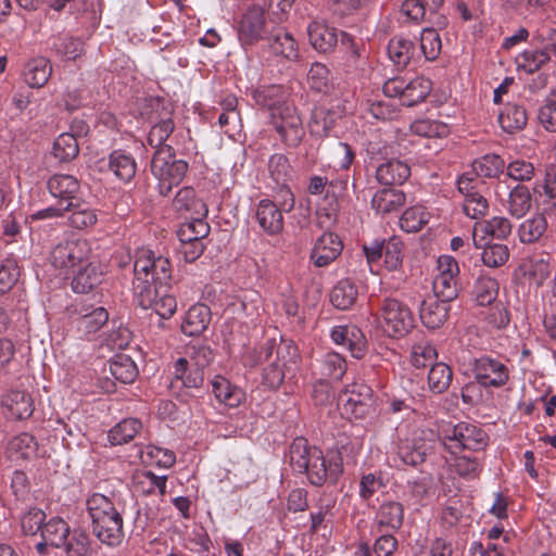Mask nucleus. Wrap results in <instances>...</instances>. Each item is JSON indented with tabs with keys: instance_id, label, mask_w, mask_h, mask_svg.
<instances>
[{
	"instance_id": "f257e3e1",
	"label": "nucleus",
	"mask_w": 556,
	"mask_h": 556,
	"mask_svg": "<svg viewBox=\"0 0 556 556\" xmlns=\"http://www.w3.org/2000/svg\"><path fill=\"white\" fill-rule=\"evenodd\" d=\"M135 279L132 282L134 295L141 296L144 304L150 303L152 287H169L172 280L170 262L163 255L147 248L136 251L134 263Z\"/></svg>"
},
{
	"instance_id": "f03ea898",
	"label": "nucleus",
	"mask_w": 556,
	"mask_h": 556,
	"mask_svg": "<svg viewBox=\"0 0 556 556\" xmlns=\"http://www.w3.org/2000/svg\"><path fill=\"white\" fill-rule=\"evenodd\" d=\"M86 506L94 535L102 543L117 545L124 536L121 505L103 494L93 493L87 498Z\"/></svg>"
},
{
	"instance_id": "7ed1b4c3",
	"label": "nucleus",
	"mask_w": 556,
	"mask_h": 556,
	"mask_svg": "<svg viewBox=\"0 0 556 556\" xmlns=\"http://www.w3.org/2000/svg\"><path fill=\"white\" fill-rule=\"evenodd\" d=\"M289 454L293 470L306 473L312 484L321 485L328 476H333L336 479L337 473L331 468H327L323 452L315 446H309L304 438L293 440Z\"/></svg>"
},
{
	"instance_id": "20e7f679",
	"label": "nucleus",
	"mask_w": 556,
	"mask_h": 556,
	"mask_svg": "<svg viewBox=\"0 0 556 556\" xmlns=\"http://www.w3.org/2000/svg\"><path fill=\"white\" fill-rule=\"evenodd\" d=\"M188 170V163L177 159L170 146L154 151L151 161V172L159 180V189L167 195L174 186H178Z\"/></svg>"
},
{
	"instance_id": "39448f33",
	"label": "nucleus",
	"mask_w": 556,
	"mask_h": 556,
	"mask_svg": "<svg viewBox=\"0 0 556 556\" xmlns=\"http://www.w3.org/2000/svg\"><path fill=\"white\" fill-rule=\"evenodd\" d=\"M486 442V433L472 424L459 422L442 430V446L453 455L463 450L481 451Z\"/></svg>"
},
{
	"instance_id": "423d86ee",
	"label": "nucleus",
	"mask_w": 556,
	"mask_h": 556,
	"mask_svg": "<svg viewBox=\"0 0 556 556\" xmlns=\"http://www.w3.org/2000/svg\"><path fill=\"white\" fill-rule=\"evenodd\" d=\"M378 323L389 337H403L414 327V316L409 307L394 298H384L380 304Z\"/></svg>"
},
{
	"instance_id": "0eeeda50",
	"label": "nucleus",
	"mask_w": 556,
	"mask_h": 556,
	"mask_svg": "<svg viewBox=\"0 0 556 556\" xmlns=\"http://www.w3.org/2000/svg\"><path fill=\"white\" fill-rule=\"evenodd\" d=\"M439 445H442V437L439 438L433 430L416 429L413 431L412 438L400 446L399 454L404 464L417 466L433 454Z\"/></svg>"
},
{
	"instance_id": "6e6552de",
	"label": "nucleus",
	"mask_w": 556,
	"mask_h": 556,
	"mask_svg": "<svg viewBox=\"0 0 556 556\" xmlns=\"http://www.w3.org/2000/svg\"><path fill=\"white\" fill-rule=\"evenodd\" d=\"M283 346H278L276 350L275 340H267L258 351H255L251 365L255 366L268 362V365L264 368L263 381L271 389L280 387L285 379V367L286 362H282Z\"/></svg>"
},
{
	"instance_id": "1a4fd4ad",
	"label": "nucleus",
	"mask_w": 556,
	"mask_h": 556,
	"mask_svg": "<svg viewBox=\"0 0 556 556\" xmlns=\"http://www.w3.org/2000/svg\"><path fill=\"white\" fill-rule=\"evenodd\" d=\"M270 123L287 147L295 148L302 142L305 130L302 118L292 103L270 113Z\"/></svg>"
},
{
	"instance_id": "9d476101",
	"label": "nucleus",
	"mask_w": 556,
	"mask_h": 556,
	"mask_svg": "<svg viewBox=\"0 0 556 556\" xmlns=\"http://www.w3.org/2000/svg\"><path fill=\"white\" fill-rule=\"evenodd\" d=\"M91 248L85 239H72L59 243L51 252L52 265L61 269H72L88 261Z\"/></svg>"
},
{
	"instance_id": "9b49d317",
	"label": "nucleus",
	"mask_w": 556,
	"mask_h": 556,
	"mask_svg": "<svg viewBox=\"0 0 556 556\" xmlns=\"http://www.w3.org/2000/svg\"><path fill=\"white\" fill-rule=\"evenodd\" d=\"M473 374L481 386L492 388L504 387L510 377V370L503 361L489 356L475 361Z\"/></svg>"
},
{
	"instance_id": "f8f14e48",
	"label": "nucleus",
	"mask_w": 556,
	"mask_h": 556,
	"mask_svg": "<svg viewBox=\"0 0 556 556\" xmlns=\"http://www.w3.org/2000/svg\"><path fill=\"white\" fill-rule=\"evenodd\" d=\"M343 409L355 418H364L374 408V392L365 383H353L341 395Z\"/></svg>"
},
{
	"instance_id": "ddd939ff",
	"label": "nucleus",
	"mask_w": 556,
	"mask_h": 556,
	"mask_svg": "<svg viewBox=\"0 0 556 556\" xmlns=\"http://www.w3.org/2000/svg\"><path fill=\"white\" fill-rule=\"evenodd\" d=\"M266 30L265 12L253 5L242 15L238 26V38L243 47L252 46L264 38Z\"/></svg>"
},
{
	"instance_id": "4468645a",
	"label": "nucleus",
	"mask_w": 556,
	"mask_h": 556,
	"mask_svg": "<svg viewBox=\"0 0 556 556\" xmlns=\"http://www.w3.org/2000/svg\"><path fill=\"white\" fill-rule=\"evenodd\" d=\"M343 244L339 236L324 232L314 243L309 258L316 267H326L341 254Z\"/></svg>"
},
{
	"instance_id": "2eb2a0df",
	"label": "nucleus",
	"mask_w": 556,
	"mask_h": 556,
	"mask_svg": "<svg viewBox=\"0 0 556 556\" xmlns=\"http://www.w3.org/2000/svg\"><path fill=\"white\" fill-rule=\"evenodd\" d=\"M332 341L344 346L355 358L365 355L366 339L362 330L355 325H340L332 328L330 332Z\"/></svg>"
},
{
	"instance_id": "dca6fc26",
	"label": "nucleus",
	"mask_w": 556,
	"mask_h": 556,
	"mask_svg": "<svg viewBox=\"0 0 556 556\" xmlns=\"http://www.w3.org/2000/svg\"><path fill=\"white\" fill-rule=\"evenodd\" d=\"M1 406L7 417L22 420L27 419L34 413V400L24 390H11L1 400Z\"/></svg>"
},
{
	"instance_id": "f3484780",
	"label": "nucleus",
	"mask_w": 556,
	"mask_h": 556,
	"mask_svg": "<svg viewBox=\"0 0 556 556\" xmlns=\"http://www.w3.org/2000/svg\"><path fill=\"white\" fill-rule=\"evenodd\" d=\"M231 308L244 324L255 326L263 313L262 295L255 290H248L231 304Z\"/></svg>"
},
{
	"instance_id": "a211bd4d",
	"label": "nucleus",
	"mask_w": 556,
	"mask_h": 556,
	"mask_svg": "<svg viewBox=\"0 0 556 556\" xmlns=\"http://www.w3.org/2000/svg\"><path fill=\"white\" fill-rule=\"evenodd\" d=\"M448 302L428 294L419 306L421 323L429 329L440 328L447 319Z\"/></svg>"
},
{
	"instance_id": "6ab92c4d",
	"label": "nucleus",
	"mask_w": 556,
	"mask_h": 556,
	"mask_svg": "<svg viewBox=\"0 0 556 556\" xmlns=\"http://www.w3.org/2000/svg\"><path fill=\"white\" fill-rule=\"evenodd\" d=\"M168 287L150 288L151 299L150 303L144 304L141 296H135L138 304L144 308H152L162 318H170L177 309V301L175 296L167 291Z\"/></svg>"
},
{
	"instance_id": "aec40b11",
	"label": "nucleus",
	"mask_w": 556,
	"mask_h": 556,
	"mask_svg": "<svg viewBox=\"0 0 556 556\" xmlns=\"http://www.w3.org/2000/svg\"><path fill=\"white\" fill-rule=\"evenodd\" d=\"M271 200L260 201L256 208V220L260 227L268 235H277L283 228V213Z\"/></svg>"
},
{
	"instance_id": "412c9836",
	"label": "nucleus",
	"mask_w": 556,
	"mask_h": 556,
	"mask_svg": "<svg viewBox=\"0 0 556 556\" xmlns=\"http://www.w3.org/2000/svg\"><path fill=\"white\" fill-rule=\"evenodd\" d=\"M320 381L318 387L328 390L329 381H340L346 371V361L336 352L326 353L317 366Z\"/></svg>"
},
{
	"instance_id": "4be33fe9",
	"label": "nucleus",
	"mask_w": 556,
	"mask_h": 556,
	"mask_svg": "<svg viewBox=\"0 0 556 556\" xmlns=\"http://www.w3.org/2000/svg\"><path fill=\"white\" fill-rule=\"evenodd\" d=\"M270 52L281 59L295 61L299 56V47L293 35L283 28L273 29L267 37Z\"/></svg>"
},
{
	"instance_id": "5701e85b",
	"label": "nucleus",
	"mask_w": 556,
	"mask_h": 556,
	"mask_svg": "<svg viewBox=\"0 0 556 556\" xmlns=\"http://www.w3.org/2000/svg\"><path fill=\"white\" fill-rule=\"evenodd\" d=\"M404 520V507L400 502L389 501L379 506L375 525L380 532L399 530Z\"/></svg>"
},
{
	"instance_id": "b1692460",
	"label": "nucleus",
	"mask_w": 556,
	"mask_h": 556,
	"mask_svg": "<svg viewBox=\"0 0 556 556\" xmlns=\"http://www.w3.org/2000/svg\"><path fill=\"white\" fill-rule=\"evenodd\" d=\"M212 319V313L205 304H194L186 313L181 324V330L187 336L203 333Z\"/></svg>"
},
{
	"instance_id": "393cba45",
	"label": "nucleus",
	"mask_w": 556,
	"mask_h": 556,
	"mask_svg": "<svg viewBox=\"0 0 556 556\" xmlns=\"http://www.w3.org/2000/svg\"><path fill=\"white\" fill-rule=\"evenodd\" d=\"M410 176L409 165L401 160L391 159L380 164L376 170L378 181L386 186L401 185Z\"/></svg>"
},
{
	"instance_id": "a878e982",
	"label": "nucleus",
	"mask_w": 556,
	"mask_h": 556,
	"mask_svg": "<svg viewBox=\"0 0 556 556\" xmlns=\"http://www.w3.org/2000/svg\"><path fill=\"white\" fill-rule=\"evenodd\" d=\"M5 453L12 460L30 459L38 454V443L34 435L23 432L8 441Z\"/></svg>"
},
{
	"instance_id": "bb28decb",
	"label": "nucleus",
	"mask_w": 556,
	"mask_h": 556,
	"mask_svg": "<svg viewBox=\"0 0 556 556\" xmlns=\"http://www.w3.org/2000/svg\"><path fill=\"white\" fill-rule=\"evenodd\" d=\"M388 54L399 68H405L420 58L414 42L403 37H394L390 40Z\"/></svg>"
},
{
	"instance_id": "cd10ccee",
	"label": "nucleus",
	"mask_w": 556,
	"mask_h": 556,
	"mask_svg": "<svg viewBox=\"0 0 556 556\" xmlns=\"http://www.w3.org/2000/svg\"><path fill=\"white\" fill-rule=\"evenodd\" d=\"M309 42L319 52L331 51L338 42L337 29L321 22H313L307 27Z\"/></svg>"
},
{
	"instance_id": "c85d7f7f",
	"label": "nucleus",
	"mask_w": 556,
	"mask_h": 556,
	"mask_svg": "<svg viewBox=\"0 0 556 556\" xmlns=\"http://www.w3.org/2000/svg\"><path fill=\"white\" fill-rule=\"evenodd\" d=\"M103 271L98 263L81 265L72 280V289L76 293H88L102 281Z\"/></svg>"
},
{
	"instance_id": "c756f323",
	"label": "nucleus",
	"mask_w": 556,
	"mask_h": 556,
	"mask_svg": "<svg viewBox=\"0 0 556 556\" xmlns=\"http://www.w3.org/2000/svg\"><path fill=\"white\" fill-rule=\"evenodd\" d=\"M211 386L215 399L225 406L238 407L244 400V392L231 384L225 377H214Z\"/></svg>"
},
{
	"instance_id": "7c9ffc66",
	"label": "nucleus",
	"mask_w": 556,
	"mask_h": 556,
	"mask_svg": "<svg viewBox=\"0 0 556 556\" xmlns=\"http://www.w3.org/2000/svg\"><path fill=\"white\" fill-rule=\"evenodd\" d=\"M287 91L282 86H264L253 91L255 102L267 109L270 113L278 111L281 106L290 105L287 101Z\"/></svg>"
},
{
	"instance_id": "2f4dec72",
	"label": "nucleus",
	"mask_w": 556,
	"mask_h": 556,
	"mask_svg": "<svg viewBox=\"0 0 556 556\" xmlns=\"http://www.w3.org/2000/svg\"><path fill=\"white\" fill-rule=\"evenodd\" d=\"M498 123L507 134H515L522 130L528 123V114L522 105L507 103L498 114Z\"/></svg>"
},
{
	"instance_id": "473e14b6",
	"label": "nucleus",
	"mask_w": 556,
	"mask_h": 556,
	"mask_svg": "<svg viewBox=\"0 0 556 556\" xmlns=\"http://www.w3.org/2000/svg\"><path fill=\"white\" fill-rule=\"evenodd\" d=\"M547 226V219L543 213H536L525 219L517 230L520 242L525 244L539 242L546 232Z\"/></svg>"
},
{
	"instance_id": "72a5a7b5",
	"label": "nucleus",
	"mask_w": 556,
	"mask_h": 556,
	"mask_svg": "<svg viewBox=\"0 0 556 556\" xmlns=\"http://www.w3.org/2000/svg\"><path fill=\"white\" fill-rule=\"evenodd\" d=\"M173 375L186 388H200L204 381V371L184 357L175 362Z\"/></svg>"
},
{
	"instance_id": "f704fd0d",
	"label": "nucleus",
	"mask_w": 556,
	"mask_h": 556,
	"mask_svg": "<svg viewBox=\"0 0 556 556\" xmlns=\"http://www.w3.org/2000/svg\"><path fill=\"white\" fill-rule=\"evenodd\" d=\"M52 73L50 61L43 56L35 58L25 65L23 76L25 83L33 88L42 87Z\"/></svg>"
},
{
	"instance_id": "c9c22d12",
	"label": "nucleus",
	"mask_w": 556,
	"mask_h": 556,
	"mask_svg": "<svg viewBox=\"0 0 556 556\" xmlns=\"http://www.w3.org/2000/svg\"><path fill=\"white\" fill-rule=\"evenodd\" d=\"M503 205L513 217H523L532 205L529 188L523 185H517L509 191L508 198Z\"/></svg>"
},
{
	"instance_id": "e433bc0d",
	"label": "nucleus",
	"mask_w": 556,
	"mask_h": 556,
	"mask_svg": "<svg viewBox=\"0 0 556 556\" xmlns=\"http://www.w3.org/2000/svg\"><path fill=\"white\" fill-rule=\"evenodd\" d=\"M173 206L177 212L187 215H206L207 207L205 203L198 199L195 191L191 187L181 188L174 198Z\"/></svg>"
},
{
	"instance_id": "4c0bfd02",
	"label": "nucleus",
	"mask_w": 556,
	"mask_h": 556,
	"mask_svg": "<svg viewBox=\"0 0 556 556\" xmlns=\"http://www.w3.org/2000/svg\"><path fill=\"white\" fill-rule=\"evenodd\" d=\"M206 215H187L177 231L180 242L203 240L210 233V226L205 220Z\"/></svg>"
},
{
	"instance_id": "58836bf2",
	"label": "nucleus",
	"mask_w": 556,
	"mask_h": 556,
	"mask_svg": "<svg viewBox=\"0 0 556 556\" xmlns=\"http://www.w3.org/2000/svg\"><path fill=\"white\" fill-rule=\"evenodd\" d=\"M109 168L117 179L128 182L135 177L137 163L130 154L116 150L109 156Z\"/></svg>"
},
{
	"instance_id": "ea45409f",
	"label": "nucleus",
	"mask_w": 556,
	"mask_h": 556,
	"mask_svg": "<svg viewBox=\"0 0 556 556\" xmlns=\"http://www.w3.org/2000/svg\"><path fill=\"white\" fill-rule=\"evenodd\" d=\"M48 189L54 198L61 202H73L79 190L78 180L72 175H54L48 180Z\"/></svg>"
},
{
	"instance_id": "a19ab883",
	"label": "nucleus",
	"mask_w": 556,
	"mask_h": 556,
	"mask_svg": "<svg viewBox=\"0 0 556 556\" xmlns=\"http://www.w3.org/2000/svg\"><path fill=\"white\" fill-rule=\"evenodd\" d=\"M405 194L397 189H381L371 199V207L380 214L397 211L405 204Z\"/></svg>"
},
{
	"instance_id": "79ce46f5",
	"label": "nucleus",
	"mask_w": 556,
	"mask_h": 556,
	"mask_svg": "<svg viewBox=\"0 0 556 556\" xmlns=\"http://www.w3.org/2000/svg\"><path fill=\"white\" fill-rule=\"evenodd\" d=\"M443 4V0H403L401 12L414 22H420L433 15Z\"/></svg>"
},
{
	"instance_id": "37998d69",
	"label": "nucleus",
	"mask_w": 556,
	"mask_h": 556,
	"mask_svg": "<svg viewBox=\"0 0 556 556\" xmlns=\"http://www.w3.org/2000/svg\"><path fill=\"white\" fill-rule=\"evenodd\" d=\"M339 118L338 113L325 108H317L313 111L308 124L309 132L314 137L324 138L329 136Z\"/></svg>"
},
{
	"instance_id": "c03bdc74",
	"label": "nucleus",
	"mask_w": 556,
	"mask_h": 556,
	"mask_svg": "<svg viewBox=\"0 0 556 556\" xmlns=\"http://www.w3.org/2000/svg\"><path fill=\"white\" fill-rule=\"evenodd\" d=\"M358 291L356 286L349 279H342L337 282L330 293V301L338 309H349L356 302Z\"/></svg>"
},
{
	"instance_id": "a18cd8bd",
	"label": "nucleus",
	"mask_w": 556,
	"mask_h": 556,
	"mask_svg": "<svg viewBox=\"0 0 556 556\" xmlns=\"http://www.w3.org/2000/svg\"><path fill=\"white\" fill-rule=\"evenodd\" d=\"M472 294L478 305H491L497 298L498 283L494 278L481 274L475 280Z\"/></svg>"
},
{
	"instance_id": "49530a36",
	"label": "nucleus",
	"mask_w": 556,
	"mask_h": 556,
	"mask_svg": "<svg viewBox=\"0 0 556 556\" xmlns=\"http://www.w3.org/2000/svg\"><path fill=\"white\" fill-rule=\"evenodd\" d=\"M551 60V55L547 54L544 48L527 49L516 58V64L519 70H522L527 74H533L546 65Z\"/></svg>"
},
{
	"instance_id": "de8ad7c7",
	"label": "nucleus",
	"mask_w": 556,
	"mask_h": 556,
	"mask_svg": "<svg viewBox=\"0 0 556 556\" xmlns=\"http://www.w3.org/2000/svg\"><path fill=\"white\" fill-rule=\"evenodd\" d=\"M452 380V368L443 362L434 363L428 374V388L432 393L441 394L447 391Z\"/></svg>"
},
{
	"instance_id": "09e8293b",
	"label": "nucleus",
	"mask_w": 556,
	"mask_h": 556,
	"mask_svg": "<svg viewBox=\"0 0 556 556\" xmlns=\"http://www.w3.org/2000/svg\"><path fill=\"white\" fill-rule=\"evenodd\" d=\"M142 424L136 418H127L115 425L108 433V440L112 445H122L131 441Z\"/></svg>"
},
{
	"instance_id": "8fccbe9b",
	"label": "nucleus",
	"mask_w": 556,
	"mask_h": 556,
	"mask_svg": "<svg viewBox=\"0 0 556 556\" xmlns=\"http://www.w3.org/2000/svg\"><path fill=\"white\" fill-rule=\"evenodd\" d=\"M68 535L70 527L62 518L53 517L43 523L41 538L51 546L62 547Z\"/></svg>"
},
{
	"instance_id": "3c124183",
	"label": "nucleus",
	"mask_w": 556,
	"mask_h": 556,
	"mask_svg": "<svg viewBox=\"0 0 556 556\" xmlns=\"http://www.w3.org/2000/svg\"><path fill=\"white\" fill-rule=\"evenodd\" d=\"M80 317L77 320V328L85 334H91L99 331L109 320V313L104 307H96L88 312L84 309L80 312Z\"/></svg>"
},
{
	"instance_id": "603ef678",
	"label": "nucleus",
	"mask_w": 556,
	"mask_h": 556,
	"mask_svg": "<svg viewBox=\"0 0 556 556\" xmlns=\"http://www.w3.org/2000/svg\"><path fill=\"white\" fill-rule=\"evenodd\" d=\"M432 84L425 77H416L410 81L405 80L403 105L413 106L421 102L430 93Z\"/></svg>"
},
{
	"instance_id": "864d4df0",
	"label": "nucleus",
	"mask_w": 556,
	"mask_h": 556,
	"mask_svg": "<svg viewBox=\"0 0 556 556\" xmlns=\"http://www.w3.org/2000/svg\"><path fill=\"white\" fill-rule=\"evenodd\" d=\"M76 137L70 132L61 134L53 142L52 154L60 162H70L78 155Z\"/></svg>"
},
{
	"instance_id": "5fc2aeb1",
	"label": "nucleus",
	"mask_w": 556,
	"mask_h": 556,
	"mask_svg": "<svg viewBox=\"0 0 556 556\" xmlns=\"http://www.w3.org/2000/svg\"><path fill=\"white\" fill-rule=\"evenodd\" d=\"M110 372L115 380L122 383H130L136 379L138 369L130 357L118 355L110 362Z\"/></svg>"
},
{
	"instance_id": "6e6d98bb",
	"label": "nucleus",
	"mask_w": 556,
	"mask_h": 556,
	"mask_svg": "<svg viewBox=\"0 0 556 556\" xmlns=\"http://www.w3.org/2000/svg\"><path fill=\"white\" fill-rule=\"evenodd\" d=\"M429 222V213L421 205L412 206L403 213L400 226L406 232H417Z\"/></svg>"
},
{
	"instance_id": "4d7b16f0",
	"label": "nucleus",
	"mask_w": 556,
	"mask_h": 556,
	"mask_svg": "<svg viewBox=\"0 0 556 556\" xmlns=\"http://www.w3.org/2000/svg\"><path fill=\"white\" fill-rule=\"evenodd\" d=\"M504 166V161L496 154H485L472 163L473 172L485 178L497 177L503 172Z\"/></svg>"
},
{
	"instance_id": "13d9d810",
	"label": "nucleus",
	"mask_w": 556,
	"mask_h": 556,
	"mask_svg": "<svg viewBox=\"0 0 556 556\" xmlns=\"http://www.w3.org/2000/svg\"><path fill=\"white\" fill-rule=\"evenodd\" d=\"M437 357V350L429 341L420 340L412 346L410 363L416 368L432 366Z\"/></svg>"
},
{
	"instance_id": "bf43d9fd",
	"label": "nucleus",
	"mask_w": 556,
	"mask_h": 556,
	"mask_svg": "<svg viewBox=\"0 0 556 556\" xmlns=\"http://www.w3.org/2000/svg\"><path fill=\"white\" fill-rule=\"evenodd\" d=\"M68 211H71L68 220L71 226L74 228H89L96 225L98 222V215L96 213V210L87 205L80 203H73V206Z\"/></svg>"
},
{
	"instance_id": "052dcab7",
	"label": "nucleus",
	"mask_w": 556,
	"mask_h": 556,
	"mask_svg": "<svg viewBox=\"0 0 556 556\" xmlns=\"http://www.w3.org/2000/svg\"><path fill=\"white\" fill-rule=\"evenodd\" d=\"M142 460L151 466L169 468L175 464L176 456L173 451L148 445L141 454Z\"/></svg>"
},
{
	"instance_id": "680f3d73",
	"label": "nucleus",
	"mask_w": 556,
	"mask_h": 556,
	"mask_svg": "<svg viewBox=\"0 0 556 556\" xmlns=\"http://www.w3.org/2000/svg\"><path fill=\"white\" fill-rule=\"evenodd\" d=\"M456 278L455 276H435L432 282L433 293L431 295H435L438 299L446 302L456 299L458 294Z\"/></svg>"
},
{
	"instance_id": "e2e57ef3",
	"label": "nucleus",
	"mask_w": 556,
	"mask_h": 556,
	"mask_svg": "<svg viewBox=\"0 0 556 556\" xmlns=\"http://www.w3.org/2000/svg\"><path fill=\"white\" fill-rule=\"evenodd\" d=\"M17 261L12 257L3 260L0 264V295L10 291L20 277Z\"/></svg>"
},
{
	"instance_id": "0e129e2a",
	"label": "nucleus",
	"mask_w": 556,
	"mask_h": 556,
	"mask_svg": "<svg viewBox=\"0 0 556 556\" xmlns=\"http://www.w3.org/2000/svg\"><path fill=\"white\" fill-rule=\"evenodd\" d=\"M442 42L438 31L433 28H425L420 35V50L428 61L435 60L441 52Z\"/></svg>"
},
{
	"instance_id": "69168bd1",
	"label": "nucleus",
	"mask_w": 556,
	"mask_h": 556,
	"mask_svg": "<svg viewBox=\"0 0 556 556\" xmlns=\"http://www.w3.org/2000/svg\"><path fill=\"white\" fill-rule=\"evenodd\" d=\"M175 125L172 118H165L154 124L148 135V143L155 150L166 147L165 141L174 131Z\"/></svg>"
},
{
	"instance_id": "338daca9",
	"label": "nucleus",
	"mask_w": 556,
	"mask_h": 556,
	"mask_svg": "<svg viewBox=\"0 0 556 556\" xmlns=\"http://www.w3.org/2000/svg\"><path fill=\"white\" fill-rule=\"evenodd\" d=\"M53 49L65 60H76L84 53V42L78 38L60 37L53 42Z\"/></svg>"
},
{
	"instance_id": "774afa93",
	"label": "nucleus",
	"mask_w": 556,
	"mask_h": 556,
	"mask_svg": "<svg viewBox=\"0 0 556 556\" xmlns=\"http://www.w3.org/2000/svg\"><path fill=\"white\" fill-rule=\"evenodd\" d=\"M482 262L488 267H500L509 258V250L507 245L502 243L489 244L481 254Z\"/></svg>"
}]
</instances>
